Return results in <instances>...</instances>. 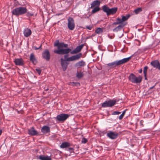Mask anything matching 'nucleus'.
<instances>
[{
	"mask_svg": "<svg viewBox=\"0 0 160 160\" xmlns=\"http://www.w3.org/2000/svg\"><path fill=\"white\" fill-rule=\"evenodd\" d=\"M83 44L77 46L76 48L71 51V49L67 48L68 45L63 42H59V40H56L54 43V46L57 47V49L55 50L54 51V53L59 55H63L67 54L70 52L72 54L78 53L80 52L83 47Z\"/></svg>",
	"mask_w": 160,
	"mask_h": 160,
	"instance_id": "1",
	"label": "nucleus"
},
{
	"mask_svg": "<svg viewBox=\"0 0 160 160\" xmlns=\"http://www.w3.org/2000/svg\"><path fill=\"white\" fill-rule=\"evenodd\" d=\"M82 56V53H80L68 57L66 60L61 58L60 59L61 66L63 71H65L67 68L68 63L67 61L70 62L78 60Z\"/></svg>",
	"mask_w": 160,
	"mask_h": 160,
	"instance_id": "2",
	"label": "nucleus"
},
{
	"mask_svg": "<svg viewBox=\"0 0 160 160\" xmlns=\"http://www.w3.org/2000/svg\"><path fill=\"white\" fill-rule=\"evenodd\" d=\"M27 11L25 7H19L15 8L12 11V15L18 17L25 14Z\"/></svg>",
	"mask_w": 160,
	"mask_h": 160,
	"instance_id": "3",
	"label": "nucleus"
},
{
	"mask_svg": "<svg viewBox=\"0 0 160 160\" xmlns=\"http://www.w3.org/2000/svg\"><path fill=\"white\" fill-rule=\"evenodd\" d=\"M132 56L123 58L119 60H116L111 63H108L107 65L111 68H115L117 66L125 63L128 61Z\"/></svg>",
	"mask_w": 160,
	"mask_h": 160,
	"instance_id": "4",
	"label": "nucleus"
},
{
	"mask_svg": "<svg viewBox=\"0 0 160 160\" xmlns=\"http://www.w3.org/2000/svg\"><path fill=\"white\" fill-rule=\"evenodd\" d=\"M102 8L103 11L106 13L107 16L114 15L116 13L118 10L117 7H114L110 8L106 5L103 6Z\"/></svg>",
	"mask_w": 160,
	"mask_h": 160,
	"instance_id": "5",
	"label": "nucleus"
},
{
	"mask_svg": "<svg viewBox=\"0 0 160 160\" xmlns=\"http://www.w3.org/2000/svg\"><path fill=\"white\" fill-rule=\"evenodd\" d=\"M128 78L132 82L134 83H139L142 81V77L141 76L137 77L134 74L131 73L129 75Z\"/></svg>",
	"mask_w": 160,
	"mask_h": 160,
	"instance_id": "6",
	"label": "nucleus"
},
{
	"mask_svg": "<svg viewBox=\"0 0 160 160\" xmlns=\"http://www.w3.org/2000/svg\"><path fill=\"white\" fill-rule=\"evenodd\" d=\"M116 102V101L114 99L106 101L102 104V107L104 108L112 107L115 104Z\"/></svg>",
	"mask_w": 160,
	"mask_h": 160,
	"instance_id": "7",
	"label": "nucleus"
},
{
	"mask_svg": "<svg viewBox=\"0 0 160 160\" xmlns=\"http://www.w3.org/2000/svg\"><path fill=\"white\" fill-rule=\"evenodd\" d=\"M69 116V115L67 114L62 113L57 116L56 118L57 121L59 122H63L66 120Z\"/></svg>",
	"mask_w": 160,
	"mask_h": 160,
	"instance_id": "8",
	"label": "nucleus"
},
{
	"mask_svg": "<svg viewBox=\"0 0 160 160\" xmlns=\"http://www.w3.org/2000/svg\"><path fill=\"white\" fill-rule=\"evenodd\" d=\"M68 28L71 30H73L74 29L75 26L73 19L71 17H69L68 19Z\"/></svg>",
	"mask_w": 160,
	"mask_h": 160,
	"instance_id": "9",
	"label": "nucleus"
},
{
	"mask_svg": "<svg viewBox=\"0 0 160 160\" xmlns=\"http://www.w3.org/2000/svg\"><path fill=\"white\" fill-rule=\"evenodd\" d=\"M42 58L47 61H49L50 58V54L49 50L45 49L42 53Z\"/></svg>",
	"mask_w": 160,
	"mask_h": 160,
	"instance_id": "10",
	"label": "nucleus"
},
{
	"mask_svg": "<svg viewBox=\"0 0 160 160\" xmlns=\"http://www.w3.org/2000/svg\"><path fill=\"white\" fill-rule=\"evenodd\" d=\"M107 135L110 138L114 139L117 138L118 134L117 133L110 131L107 133Z\"/></svg>",
	"mask_w": 160,
	"mask_h": 160,
	"instance_id": "11",
	"label": "nucleus"
},
{
	"mask_svg": "<svg viewBox=\"0 0 160 160\" xmlns=\"http://www.w3.org/2000/svg\"><path fill=\"white\" fill-rule=\"evenodd\" d=\"M41 132L44 134H45L50 132V128L47 125L42 126L41 129Z\"/></svg>",
	"mask_w": 160,
	"mask_h": 160,
	"instance_id": "12",
	"label": "nucleus"
},
{
	"mask_svg": "<svg viewBox=\"0 0 160 160\" xmlns=\"http://www.w3.org/2000/svg\"><path fill=\"white\" fill-rule=\"evenodd\" d=\"M28 133L29 135L31 136H36L38 134V132L35 130L33 127H32L28 130Z\"/></svg>",
	"mask_w": 160,
	"mask_h": 160,
	"instance_id": "13",
	"label": "nucleus"
},
{
	"mask_svg": "<svg viewBox=\"0 0 160 160\" xmlns=\"http://www.w3.org/2000/svg\"><path fill=\"white\" fill-rule=\"evenodd\" d=\"M127 23H122L120 24L118 26L113 29V31L114 32H117L118 31L121 30Z\"/></svg>",
	"mask_w": 160,
	"mask_h": 160,
	"instance_id": "14",
	"label": "nucleus"
},
{
	"mask_svg": "<svg viewBox=\"0 0 160 160\" xmlns=\"http://www.w3.org/2000/svg\"><path fill=\"white\" fill-rule=\"evenodd\" d=\"M23 33L25 37H28L31 34L32 31L30 29L26 28L24 30Z\"/></svg>",
	"mask_w": 160,
	"mask_h": 160,
	"instance_id": "15",
	"label": "nucleus"
},
{
	"mask_svg": "<svg viewBox=\"0 0 160 160\" xmlns=\"http://www.w3.org/2000/svg\"><path fill=\"white\" fill-rule=\"evenodd\" d=\"M15 64L17 65L22 66L23 65V61L21 58H16L14 60Z\"/></svg>",
	"mask_w": 160,
	"mask_h": 160,
	"instance_id": "16",
	"label": "nucleus"
},
{
	"mask_svg": "<svg viewBox=\"0 0 160 160\" xmlns=\"http://www.w3.org/2000/svg\"><path fill=\"white\" fill-rule=\"evenodd\" d=\"M85 65V62L82 60L77 62L75 65V66L77 68H79L81 67H83Z\"/></svg>",
	"mask_w": 160,
	"mask_h": 160,
	"instance_id": "17",
	"label": "nucleus"
},
{
	"mask_svg": "<svg viewBox=\"0 0 160 160\" xmlns=\"http://www.w3.org/2000/svg\"><path fill=\"white\" fill-rule=\"evenodd\" d=\"M38 159L40 160H52L50 156H45L44 155H40L38 158Z\"/></svg>",
	"mask_w": 160,
	"mask_h": 160,
	"instance_id": "18",
	"label": "nucleus"
},
{
	"mask_svg": "<svg viewBox=\"0 0 160 160\" xmlns=\"http://www.w3.org/2000/svg\"><path fill=\"white\" fill-rule=\"evenodd\" d=\"M100 4V2L98 0H96L92 2L91 4V7L90 8H92L96 6V7H99Z\"/></svg>",
	"mask_w": 160,
	"mask_h": 160,
	"instance_id": "19",
	"label": "nucleus"
},
{
	"mask_svg": "<svg viewBox=\"0 0 160 160\" xmlns=\"http://www.w3.org/2000/svg\"><path fill=\"white\" fill-rule=\"evenodd\" d=\"M29 59L33 64H35L37 63V61L33 53H32L30 54Z\"/></svg>",
	"mask_w": 160,
	"mask_h": 160,
	"instance_id": "20",
	"label": "nucleus"
},
{
	"mask_svg": "<svg viewBox=\"0 0 160 160\" xmlns=\"http://www.w3.org/2000/svg\"><path fill=\"white\" fill-rule=\"evenodd\" d=\"M70 146V143L68 142H63L60 146L62 148H68Z\"/></svg>",
	"mask_w": 160,
	"mask_h": 160,
	"instance_id": "21",
	"label": "nucleus"
},
{
	"mask_svg": "<svg viewBox=\"0 0 160 160\" xmlns=\"http://www.w3.org/2000/svg\"><path fill=\"white\" fill-rule=\"evenodd\" d=\"M83 76V74L82 72H78L77 71L76 76L78 79H80Z\"/></svg>",
	"mask_w": 160,
	"mask_h": 160,
	"instance_id": "22",
	"label": "nucleus"
},
{
	"mask_svg": "<svg viewBox=\"0 0 160 160\" xmlns=\"http://www.w3.org/2000/svg\"><path fill=\"white\" fill-rule=\"evenodd\" d=\"M130 17L129 14H127L125 16H122L121 19L122 21L123 22L127 20Z\"/></svg>",
	"mask_w": 160,
	"mask_h": 160,
	"instance_id": "23",
	"label": "nucleus"
},
{
	"mask_svg": "<svg viewBox=\"0 0 160 160\" xmlns=\"http://www.w3.org/2000/svg\"><path fill=\"white\" fill-rule=\"evenodd\" d=\"M100 9L99 7H96L92 11V14L96 12L99 11L100 10Z\"/></svg>",
	"mask_w": 160,
	"mask_h": 160,
	"instance_id": "24",
	"label": "nucleus"
},
{
	"mask_svg": "<svg viewBox=\"0 0 160 160\" xmlns=\"http://www.w3.org/2000/svg\"><path fill=\"white\" fill-rule=\"evenodd\" d=\"M103 32V29L99 28H97L95 31V32L98 34L102 33Z\"/></svg>",
	"mask_w": 160,
	"mask_h": 160,
	"instance_id": "25",
	"label": "nucleus"
},
{
	"mask_svg": "<svg viewBox=\"0 0 160 160\" xmlns=\"http://www.w3.org/2000/svg\"><path fill=\"white\" fill-rule=\"evenodd\" d=\"M142 10L141 8H139L134 10V12L136 14H138L139 12H141Z\"/></svg>",
	"mask_w": 160,
	"mask_h": 160,
	"instance_id": "26",
	"label": "nucleus"
},
{
	"mask_svg": "<svg viewBox=\"0 0 160 160\" xmlns=\"http://www.w3.org/2000/svg\"><path fill=\"white\" fill-rule=\"evenodd\" d=\"M126 110H127L126 109L124 110L122 114L119 116V118L120 120H121L123 118Z\"/></svg>",
	"mask_w": 160,
	"mask_h": 160,
	"instance_id": "27",
	"label": "nucleus"
},
{
	"mask_svg": "<svg viewBox=\"0 0 160 160\" xmlns=\"http://www.w3.org/2000/svg\"><path fill=\"white\" fill-rule=\"evenodd\" d=\"M66 150L70 152V153L74 152V149L72 148H68L66 149Z\"/></svg>",
	"mask_w": 160,
	"mask_h": 160,
	"instance_id": "28",
	"label": "nucleus"
},
{
	"mask_svg": "<svg viewBox=\"0 0 160 160\" xmlns=\"http://www.w3.org/2000/svg\"><path fill=\"white\" fill-rule=\"evenodd\" d=\"M26 13V16L28 17H30L33 15V14L32 13H31L27 11Z\"/></svg>",
	"mask_w": 160,
	"mask_h": 160,
	"instance_id": "29",
	"label": "nucleus"
},
{
	"mask_svg": "<svg viewBox=\"0 0 160 160\" xmlns=\"http://www.w3.org/2000/svg\"><path fill=\"white\" fill-rule=\"evenodd\" d=\"M148 69V67L147 66H145L144 68L143 73L144 74H147V71Z\"/></svg>",
	"mask_w": 160,
	"mask_h": 160,
	"instance_id": "30",
	"label": "nucleus"
},
{
	"mask_svg": "<svg viewBox=\"0 0 160 160\" xmlns=\"http://www.w3.org/2000/svg\"><path fill=\"white\" fill-rule=\"evenodd\" d=\"M117 21L118 22H119L120 24H121V23H126L125 22H123L122 21L121 19L120 18H117Z\"/></svg>",
	"mask_w": 160,
	"mask_h": 160,
	"instance_id": "31",
	"label": "nucleus"
},
{
	"mask_svg": "<svg viewBox=\"0 0 160 160\" xmlns=\"http://www.w3.org/2000/svg\"><path fill=\"white\" fill-rule=\"evenodd\" d=\"M121 113V112L115 111L113 112L112 114V115H118Z\"/></svg>",
	"mask_w": 160,
	"mask_h": 160,
	"instance_id": "32",
	"label": "nucleus"
},
{
	"mask_svg": "<svg viewBox=\"0 0 160 160\" xmlns=\"http://www.w3.org/2000/svg\"><path fill=\"white\" fill-rule=\"evenodd\" d=\"M87 142V139L85 138H82L81 141L83 143H85Z\"/></svg>",
	"mask_w": 160,
	"mask_h": 160,
	"instance_id": "33",
	"label": "nucleus"
},
{
	"mask_svg": "<svg viewBox=\"0 0 160 160\" xmlns=\"http://www.w3.org/2000/svg\"><path fill=\"white\" fill-rule=\"evenodd\" d=\"M92 28V26L91 25L86 26V28L88 30H91Z\"/></svg>",
	"mask_w": 160,
	"mask_h": 160,
	"instance_id": "34",
	"label": "nucleus"
},
{
	"mask_svg": "<svg viewBox=\"0 0 160 160\" xmlns=\"http://www.w3.org/2000/svg\"><path fill=\"white\" fill-rule=\"evenodd\" d=\"M36 70L39 75H40L41 73V70L39 69H36Z\"/></svg>",
	"mask_w": 160,
	"mask_h": 160,
	"instance_id": "35",
	"label": "nucleus"
},
{
	"mask_svg": "<svg viewBox=\"0 0 160 160\" xmlns=\"http://www.w3.org/2000/svg\"><path fill=\"white\" fill-rule=\"evenodd\" d=\"M41 47H42V44H41L38 48H37L36 47H34V48L35 50H38L39 49L41 48Z\"/></svg>",
	"mask_w": 160,
	"mask_h": 160,
	"instance_id": "36",
	"label": "nucleus"
},
{
	"mask_svg": "<svg viewBox=\"0 0 160 160\" xmlns=\"http://www.w3.org/2000/svg\"><path fill=\"white\" fill-rule=\"evenodd\" d=\"M156 83H155V84L153 86L150 88H149V89H148V90L149 91L152 89L154 88H155V86H156Z\"/></svg>",
	"mask_w": 160,
	"mask_h": 160,
	"instance_id": "37",
	"label": "nucleus"
},
{
	"mask_svg": "<svg viewBox=\"0 0 160 160\" xmlns=\"http://www.w3.org/2000/svg\"><path fill=\"white\" fill-rule=\"evenodd\" d=\"M119 24H120L119 22L117 21L116 22H113L112 24V25H118Z\"/></svg>",
	"mask_w": 160,
	"mask_h": 160,
	"instance_id": "38",
	"label": "nucleus"
},
{
	"mask_svg": "<svg viewBox=\"0 0 160 160\" xmlns=\"http://www.w3.org/2000/svg\"><path fill=\"white\" fill-rule=\"evenodd\" d=\"M15 2L14 3L16 4V6H18V2L16 0H14Z\"/></svg>",
	"mask_w": 160,
	"mask_h": 160,
	"instance_id": "39",
	"label": "nucleus"
},
{
	"mask_svg": "<svg viewBox=\"0 0 160 160\" xmlns=\"http://www.w3.org/2000/svg\"><path fill=\"white\" fill-rule=\"evenodd\" d=\"M146 76H147V74H144V77L145 78V80H147V78Z\"/></svg>",
	"mask_w": 160,
	"mask_h": 160,
	"instance_id": "40",
	"label": "nucleus"
},
{
	"mask_svg": "<svg viewBox=\"0 0 160 160\" xmlns=\"http://www.w3.org/2000/svg\"><path fill=\"white\" fill-rule=\"evenodd\" d=\"M52 138H56V135H52Z\"/></svg>",
	"mask_w": 160,
	"mask_h": 160,
	"instance_id": "41",
	"label": "nucleus"
},
{
	"mask_svg": "<svg viewBox=\"0 0 160 160\" xmlns=\"http://www.w3.org/2000/svg\"><path fill=\"white\" fill-rule=\"evenodd\" d=\"M142 72V69H140L139 71V72L140 73H141Z\"/></svg>",
	"mask_w": 160,
	"mask_h": 160,
	"instance_id": "42",
	"label": "nucleus"
},
{
	"mask_svg": "<svg viewBox=\"0 0 160 160\" xmlns=\"http://www.w3.org/2000/svg\"><path fill=\"white\" fill-rule=\"evenodd\" d=\"M68 56V55H65L64 56V58H66Z\"/></svg>",
	"mask_w": 160,
	"mask_h": 160,
	"instance_id": "43",
	"label": "nucleus"
},
{
	"mask_svg": "<svg viewBox=\"0 0 160 160\" xmlns=\"http://www.w3.org/2000/svg\"><path fill=\"white\" fill-rule=\"evenodd\" d=\"M2 131L1 130H0V135L2 134Z\"/></svg>",
	"mask_w": 160,
	"mask_h": 160,
	"instance_id": "44",
	"label": "nucleus"
},
{
	"mask_svg": "<svg viewBox=\"0 0 160 160\" xmlns=\"http://www.w3.org/2000/svg\"><path fill=\"white\" fill-rule=\"evenodd\" d=\"M48 90H49L48 88H47L45 90V91H48Z\"/></svg>",
	"mask_w": 160,
	"mask_h": 160,
	"instance_id": "45",
	"label": "nucleus"
},
{
	"mask_svg": "<svg viewBox=\"0 0 160 160\" xmlns=\"http://www.w3.org/2000/svg\"><path fill=\"white\" fill-rule=\"evenodd\" d=\"M95 36L94 34H92V36Z\"/></svg>",
	"mask_w": 160,
	"mask_h": 160,
	"instance_id": "46",
	"label": "nucleus"
}]
</instances>
